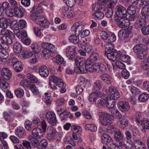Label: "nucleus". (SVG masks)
Masks as SVG:
<instances>
[{"instance_id": "40", "label": "nucleus", "mask_w": 149, "mask_h": 149, "mask_svg": "<svg viewBox=\"0 0 149 149\" xmlns=\"http://www.w3.org/2000/svg\"><path fill=\"white\" fill-rule=\"evenodd\" d=\"M114 136L116 141L121 140L124 137L123 133L119 130L114 133Z\"/></svg>"}, {"instance_id": "28", "label": "nucleus", "mask_w": 149, "mask_h": 149, "mask_svg": "<svg viewBox=\"0 0 149 149\" xmlns=\"http://www.w3.org/2000/svg\"><path fill=\"white\" fill-rule=\"evenodd\" d=\"M102 86V81L99 80H96L93 83V88L95 91H97L101 89Z\"/></svg>"}, {"instance_id": "44", "label": "nucleus", "mask_w": 149, "mask_h": 149, "mask_svg": "<svg viewBox=\"0 0 149 149\" xmlns=\"http://www.w3.org/2000/svg\"><path fill=\"white\" fill-rule=\"evenodd\" d=\"M22 55L24 59L28 58L33 56V53L32 52L23 51L22 52Z\"/></svg>"}, {"instance_id": "25", "label": "nucleus", "mask_w": 149, "mask_h": 149, "mask_svg": "<svg viewBox=\"0 0 149 149\" xmlns=\"http://www.w3.org/2000/svg\"><path fill=\"white\" fill-rule=\"evenodd\" d=\"M142 118V114L141 113L139 112H136L135 115L133 117V120L138 125L140 124L143 121Z\"/></svg>"}, {"instance_id": "36", "label": "nucleus", "mask_w": 149, "mask_h": 149, "mask_svg": "<svg viewBox=\"0 0 149 149\" xmlns=\"http://www.w3.org/2000/svg\"><path fill=\"white\" fill-rule=\"evenodd\" d=\"M100 57L99 54L97 53L93 52L90 55L89 59L87 60H89L92 63L95 61H97L99 60Z\"/></svg>"}, {"instance_id": "8", "label": "nucleus", "mask_w": 149, "mask_h": 149, "mask_svg": "<svg viewBox=\"0 0 149 149\" xmlns=\"http://www.w3.org/2000/svg\"><path fill=\"white\" fill-rule=\"evenodd\" d=\"M114 20L116 22L118 26L121 28H125L129 26L130 24L126 17L117 18V19L114 18Z\"/></svg>"}, {"instance_id": "20", "label": "nucleus", "mask_w": 149, "mask_h": 149, "mask_svg": "<svg viewBox=\"0 0 149 149\" xmlns=\"http://www.w3.org/2000/svg\"><path fill=\"white\" fill-rule=\"evenodd\" d=\"M38 72L42 77L47 76L49 74V71L47 67L45 65L41 66L39 68Z\"/></svg>"}, {"instance_id": "17", "label": "nucleus", "mask_w": 149, "mask_h": 149, "mask_svg": "<svg viewBox=\"0 0 149 149\" xmlns=\"http://www.w3.org/2000/svg\"><path fill=\"white\" fill-rule=\"evenodd\" d=\"M41 46L43 48H46L51 53H54L56 52V48L54 46L50 43L43 42L41 44Z\"/></svg>"}, {"instance_id": "64", "label": "nucleus", "mask_w": 149, "mask_h": 149, "mask_svg": "<svg viewBox=\"0 0 149 149\" xmlns=\"http://www.w3.org/2000/svg\"><path fill=\"white\" fill-rule=\"evenodd\" d=\"M141 31L143 35L146 36L148 35L149 34V25H145L141 28Z\"/></svg>"}, {"instance_id": "58", "label": "nucleus", "mask_w": 149, "mask_h": 149, "mask_svg": "<svg viewBox=\"0 0 149 149\" xmlns=\"http://www.w3.org/2000/svg\"><path fill=\"white\" fill-rule=\"evenodd\" d=\"M27 26L26 21L23 19L19 20L18 23V27L20 29H22Z\"/></svg>"}, {"instance_id": "42", "label": "nucleus", "mask_w": 149, "mask_h": 149, "mask_svg": "<svg viewBox=\"0 0 149 149\" xmlns=\"http://www.w3.org/2000/svg\"><path fill=\"white\" fill-rule=\"evenodd\" d=\"M104 46L106 48L105 51H113V50H116L114 49V45L113 44L110 42H105L104 44Z\"/></svg>"}, {"instance_id": "10", "label": "nucleus", "mask_w": 149, "mask_h": 149, "mask_svg": "<svg viewBox=\"0 0 149 149\" xmlns=\"http://www.w3.org/2000/svg\"><path fill=\"white\" fill-rule=\"evenodd\" d=\"M47 120L48 123L52 126L55 125L57 123V120L55 113L52 111L47 112L46 114Z\"/></svg>"}, {"instance_id": "29", "label": "nucleus", "mask_w": 149, "mask_h": 149, "mask_svg": "<svg viewBox=\"0 0 149 149\" xmlns=\"http://www.w3.org/2000/svg\"><path fill=\"white\" fill-rule=\"evenodd\" d=\"M9 20L6 19L3 17L0 18V27L3 29H6L9 24Z\"/></svg>"}, {"instance_id": "16", "label": "nucleus", "mask_w": 149, "mask_h": 149, "mask_svg": "<svg viewBox=\"0 0 149 149\" xmlns=\"http://www.w3.org/2000/svg\"><path fill=\"white\" fill-rule=\"evenodd\" d=\"M14 133L15 135L19 138H24L26 135L25 129L22 127H19L16 128Z\"/></svg>"}, {"instance_id": "57", "label": "nucleus", "mask_w": 149, "mask_h": 149, "mask_svg": "<svg viewBox=\"0 0 149 149\" xmlns=\"http://www.w3.org/2000/svg\"><path fill=\"white\" fill-rule=\"evenodd\" d=\"M112 112H113V113L115 118L118 119H120L121 118L122 115L118 109H114Z\"/></svg>"}, {"instance_id": "41", "label": "nucleus", "mask_w": 149, "mask_h": 149, "mask_svg": "<svg viewBox=\"0 0 149 149\" xmlns=\"http://www.w3.org/2000/svg\"><path fill=\"white\" fill-rule=\"evenodd\" d=\"M85 129L86 130H90L91 132H95L97 130L96 126L94 124H88L85 125Z\"/></svg>"}, {"instance_id": "56", "label": "nucleus", "mask_w": 149, "mask_h": 149, "mask_svg": "<svg viewBox=\"0 0 149 149\" xmlns=\"http://www.w3.org/2000/svg\"><path fill=\"white\" fill-rule=\"evenodd\" d=\"M24 126L26 130L28 131L31 130L33 127L32 122L29 120H27L25 122Z\"/></svg>"}, {"instance_id": "31", "label": "nucleus", "mask_w": 149, "mask_h": 149, "mask_svg": "<svg viewBox=\"0 0 149 149\" xmlns=\"http://www.w3.org/2000/svg\"><path fill=\"white\" fill-rule=\"evenodd\" d=\"M102 142L107 145H108L110 142L111 141V137L108 134H104L101 137Z\"/></svg>"}, {"instance_id": "39", "label": "nucleus", "mask_w": 149, "mask_h": 149, "mask_svg": "<svg viewBox=\"0 0 149 149\" xmlns=\"http://www.w3.org/2000/svg\"><path fill=\"white\" fill-rule=\"evenodd\" d=\"M42 12V10H41L39 9V10H38V9L37 8H36L35 11L30 16V19L32 20H34L36 22L37 17H38L39 15L38 13H40Z\"/></svg>"}, {"instance_id": "6", "label": "nucleus", "mask_w": 149, "mask_h": 149, "mask_svg": "<svg viewBox=\"0 0 149 149\" xmlns=\"http://www.w3.org/2000/svg\"><path fill=\"white\" fill-rule=\"evenodd\" d=\"M63 82L62 80L54 75L50 76L49 77V84L50 87L53 90L57 89V85L60 84Z\"/></svg>"}, {"instance_id": "63", "label": "nucleus", "mask_w": 149, "mask_h": 149, "mask_svg": "<svg viewBox=\"0 0 149 149\" xmlns=\"http://www.w3.org/2000/svg\"><path fill=\"white\" fill-rule=\"evenodd\" d=\"M68 6L71 7H73L75 3V0H63Z\"/></svg>"}, {"instance_id": "51", "label": "nucleus", "mask_w": 149, "mask_h": 149, "mask_svg": "<svg viewBox=\"0 0 149 149\" xmlns=\"http://www.w3.org/2000/svg\"><path fill=\"white\" fill-rule=\"evenodd\" d=\"M118 58L124 62L127 63L130 61V58L129 56L126 54H123L121 52L120 56H118Z\"/></svg>"}, {"instance_id": "21", "label": "nucleus", "mask_w": 149, "mask_h": 149, "mask_svg": "<svg viewBox=\"0 0 149 149\" xmlns=\"http://www.w3.org/2000/svg\"><path fill=\"white\" fill-rule=\"evenodd\" d=\"M13 40L10 36H3L0 37V44H11Z\"/></svg>"}, {"instance_id": "4", "label": "nucleus", "mask_w": 149, "mask_h": 149, "mask_svg": "<svg viewBox=\"0 0 149 149\" xmlns=\"http://www.w3.org/2000/svg\"><path fill=\"white\" fill-rule=\"evenodd\" d=\"M47 133V137L49 140L58 141L62 138L61 135L56 131L55 129L53 127H48Z\"/></svg>"}, {"instance_id": "35", "label": "nucleus", "mask_w": 149, "mask_h": 149, "mask_svg": "<svg viewBox=\"0 0 149 149\" xmlns=\"http://www.w3.org/2000/svg\"><path fill=\"white\" fill-rule=\"evenodd\" d=\"M48 142L45 139L42 140L38 146L37 149H45L47 147Z\"/></svg>"}, {"instance_id": "24", "label": "nucleus", "mask_w": 149, "mask_h": 149, "mask_svg": "<svg viewBox=\"0 0 149 149\" xmlns=\"http://www.w3.org/2000/svg\"><path fill=\"white\" fill-rule=\"evenodd\" d=\"M26 77L30 83H36L40 82V80L33 74H26Z\"/></svg>"}, {"instance_id": "59", "label": "nucleus", "mask_w": 149, "mask_h": 149, "mask_svg": "<svg viewBox=\"0 0 149 149\" xmlns=\"http://www.w3.org/2000/svg\"><path fill=\"white\" fill-rule=\"evenodd\" d=\"M93 15L95 16L97 18L102 19L104 16V14L103 12L100 11L95 12L93 14Z\"/></svg>"}, {"instance_id": "23", "label": "nucleus", "mask_w": 149, "mask_h": 149, "mask_svg": "<svg viewBox=\"0 0 149 149\" xmlns=\"http://www.w3.org/2000/svg\"><path fill=\"white\" fill-rule=\"evenodd\" d=\"M134 144L135 149H146L145 144L138 139L135 140L134 141Z\"/></svg>"}, {"instance_id": "62", "label": "nucleus", "mask_w": 149, "mask_h": 149, "mask_svg": "<svg viewBox=\"0 0 149 149\" xmlns=\"http://www.w3.org/2000/svg\"><path fill=\"white\" fill-rule=\"evenodd\" d=\"M103 7L101 6L99 4L98 2L97 3H95L93 4L92 6V10L95 12L98 11V10L102 9Z\"/></svg>"}, {"instance_id": "22", "label": "nucleus", "mask_w": 149, "mask_h": 149, "mask_svg": "<svg viewBox=\"0 0 149 149\" xmlns=\"http://www.w3.org/2000/svg\"><path fill=\"white\" fill-rule=\"evenodd\" d=\"M13 10L16 16L17 17H22L24 14V10L19 6L14 8Z\"/></svg>"}, {"instance_id": "11", "label": "nucleus", "mask_w": 149, "mask_h": 149, "mask_svg": "<svg viewBox=\"0 0 149 149\" xmlns=\"http://www.w3.org/2000/svg\"><path fill=\"white\" fill-rule=\"evenodd\" d=\"M146 25V22L145 16L142 15L141 14L135 22L134 24L135 27L138 29H141Z\"/></svg>"}, {"instance_id": "18", "label": "nucleus", "mask_w": 149, "mask_h": 149, "mask_svg": "<svg viewBox=\"0 0 149 149\" xmlns=\"http://www.w3.org/2000/svg\"><path fill=\"white\" fill-rule=\"evenodd\" d=\"M1 73L3 79L6 80H9L11 76L10 71L6 68H3L1 69Z\"/></svg>"}, {"instance_id": "46", "label": "nucleus", "mask_w": 149, "mask_h": 149, "mask_svg": "<svg viewBox=\"0 0 149 149\" xmlns=\"http://www.w3.org/2000/svg\"><path fill=\"white\" fill-rule=\"evenodd\" d=\"M31 47L35 53H38L41 50V47L37 43H32L31 45Z\"/></svg>"}, {"instance_id": "50", "label": "nucleus", "mask_w": 149, "mask_h": 149, "mask_svg": "<svg viewBox=\"0 0 149 149\" xmlns=\"http://www.w3.org/2000/svg\"><path fill=\"white\" fill-rule=\"evenodd\" d=\"M44 95L42 98L47 106H49L51 102V100L50 99L51 97L50 96H48L49 94L47 93H45Z\"/></svg>"}, {"instance_id": "61", "label": "nucleus", "mask_w": 149, "mask_h": 149, "mask_svg": "<svg viewBox=\"0 0 149 149\" xmlns=\"http://www.w3.org/2000/svg\"><path fill=\"white\" fill-rule=\"evenodd\" d=\"M44 49L42 51V55L45 58L47 59L50 56L51 53L46 48Z\"/></svg>"}, {"instance_id": "9", "label": "nucleus", "mask_w": 149, "mask_h": 149, "mask_svg": "<svg viewBox=\"0 0 149 149\" xmlns=\"http://www.w3.org/2000/svg\"><path fill=\"white\" fill-rule=\"evenodd\" d=\"M144 6L141 11V14L145 16V18L149 19V0H141Z\"/></svg>"}, {"instance_id": "37", "label": "nucleus", "mask_w": 149, "mask_h": 149, "mask_svg": "<svg viewBox=\"0 0 149 149\" xmlns=\"http://www.w3.org/2000/svg\"><path fill=\"white\" fill-rule=\"evenodd\" d=\"M60 116L62 120H64L68 118H72L73 117V115L70 112L65 111L61 113Z\"/></svg>"}, {"instance_id": "53", "label": "nucleus", "mask_w": 149, "mask_h": 149, "mask_svg": "<svg viewBox=\"0 0 149 149\" xmlns=\"http://www.w3.org/2000/svg\"><path fill=\"white\" fill-rule=\"evenodd\" d=\"M127 12L129 15L135 14L136 12L135 7V6L130 5L127 8Z\"/></svg>"}, {"instance_id": "19", "label": "nucleus", "mask_w": 149, "mask_h": 149, "mask_svg": "<svg viewBox=\"0 0 149 149\" xmlns=\"http://www.w3.org/2000/svg\"><path fill=\"white\" fill-rule=\"evenodd\" d=\"M32 134L34 137L38 139H41L43 137V132L41 129L38 127L33 129L32 132Z\"/></svg>"}, {"instance_id": "60", "label": "nucleus", "mask_w": 149, "mask_h": 149, "mask_svg": "<svg viewBox=\"0 0 149 149\" xmlns=\"http://www.w3.org/2000/svg\"><path fill=\"white\" fill-rule=\"evenodd\" d=\"M1 35L10 36L13 34V33L10 31L5 29H2L1 31Z\"/></svg>"}, {"instance_id": "14", "label": "nucleus", "mask_w": 149, "mask_h": 149, "mask_svg": "<svg viewBox=\"0 0 149 149\" xmlns=\"http://www.w3.org/2000/svg\"><path fill=\"white\" fill-rule=\"evenodd\" d=\"M78 46L79 47L84 49L86 52H89L92 49V47L89 42H87L86 40L82 41H80L78 44Z\"/></svg>"}, {"instance_id": "48", "label": "nucleus", "mask_w": 149, "mask_h": 149, "mask_svg": "<svg viewBox=\"0 0 149 149\" xmlns=\"http://www.w3.org/2000/svg\"><path fill=\"white\" fill-rule=\"evenodd\" d=\"M149 98V95L146 93L140 94L138 97L139 100L141 102H144L147 100Z\"/></svg>"}, {"instance_id": "13", "label": "nucleus", "mask_w": 149, "mask_h": 149, "mask_svg": "<svg viewBox=\"0 0 149 149\" xmlns=\"http://www.w3.org/2000/svg\"><path fill=\"white\" fill-rule=\"evenodd\" d=\"M84 27V25L82 24L81 22H77L74 24L71 29L72 31L74 32L75 35L78 36Z\"/></svg>"}, {"instance_id": "12", "label": "nucleus", "mask_w": 149, "mask_h": 149, "mask_svg": "<svg viewBox=\"0 0 149 149\" xmlns=\"http://www.w3.org/2000/svg\"><path fill=\"white\" fill-rule=\"evenodd\" d=\"M102 95V93L100 91L93 92L88 96V100L91 104H95L96 100Z\"/></svg>"}, {"instance_id": "54", "label": "nucleus", "mask_w": 149, "mask_h": 149, "mask_svg": "<svg viewBox=\"0 0 149 149\" xmlns=\"http://www.w3.org/2000/svg\"><path fill=\"white\" fill-rule=\"evenodd\" d=\"M8 56V53L5 50L2 49L0 51V58L5 59L7 58Z\"/></svg>"}, {"instance_id": "30", "label": "nucleus", "mask_w": 149, "mask_h": 149, "mask_svg": "<svg viewBox=\"0 0 149 149\" xmlns=\"http://www.w3.org/2000/svg\"><path fill=\"white\" fill-rule=\"evenodd\" d=\"M106 105L109 109L113 108L115 104V101L114 100L111 99L110 98L107 96Z\"/></svg>"}, {"instance_id": "15", "label": "nucleus", "mask_w": 149, "mask_h": 149, "mask_svg": "<svg viewBox=\"0 0 149 149\" xmlns=\"http://www.w3.org/2000/svg\"><path fill=\"white\" fill-rule=\"evenodd\" d=\"M118 108L121 111H127L130 108L128 102L126 101L120 102L118 103Z\"/></svg>"}, {"instance_id": "38", "label": "nucleus", "mask_w": 149, "mask_h": 149, "mask_svg": "<svg viewBox=\"0 0 149 149\" xmlns=\"http://www.w3.org/2000/svg\"><path fill=\"white\" fill-rule=\"evenodd\" d=\"M6 80H3L0 81V87L4 91L8 90L9 88L8 83L5 81Z\"/></svg>"}, {"instance_id": "27", "label": "nucleus", "mask_w": 149, "mask_h": 149, "mask_svg": "<svg viewBox=\"0 0 149 149\" xmlns=\"http://www.w3.org/2000/svg\"><path fill=\"white\" fill-rule=\"evenodd\" d=\"M13 68L15 71L17 72H19L22 71L23 69L24 65L23 63L19 61L15 64L13 65Z\"/></svg>"}, {"instance_id": "33", "label": "nucleus", "mask_w": 149, "mask_h": 149, "mask_svg": "<svg viewBox=\"0 0 149 149\" xmlns=\"http://www.w3.org/2000/svg\"><path fill=\"white\" fill-rule=\"evenodd\" d=\"M22 49V47L20 43L16 42L14 44L13 50L15 53L19 54L21 52Z\"/></svg>"}, {"instance_id": "49", "label": "nucleus", "mask_w": 149, "mask_h": 149, "mask_svg": "<svg viewBox=\"0 0 149 149\" xmlns=\"http://www.w3.org/2000/svg\"><path fill=\"white\" fill-rule=\"evenodd\" d=\"M107 96L104 97H101L98 100L97 102V107H100L104 106L106 103Z\"/></svg>"}, {"instance_id": "34", "label": "nucleus", "mask_w": 149, "mask_h": 149, "mask_svg": "<svg viewBox=\"0 0 149 149\" xmlns=\"http://www.w3.org/2000/svg\"><path fill=\"white\" fill-rule=\"evenodd\" d=\"M140 124L142 127L141 131L143 132L144 133L146 132V130L149 129V120L146 119L142 121Z\"/></svg>"}, {"instance_id": "5", "label": "nucleus", "mask_w": 149, "mask_h": 149, "mask_svg": "<svg viewBox=\"0 0 149 149\" xmlns=\"http://www.w3.org/2000/svg\"><path fill=\"white\" fill-rule=\"evenodd\" d=\"M115 15H114V18L126 17L127 16V11L126 8L122 6L119 5L115 7Z\"/></svg>"}, {"instance_id": "45", "label": "nucleus", "mask_w": 149, "mask_h": 149, "mask_svg": "<svg viewBox=\"0 0 149 149\" xmlns=\"http://www.w3.org/2000/svg\"><path fill=\"white\" fill-rule=\"evenodd\" d=\"M69 40L74 44H76L79 42V39L76 35L73 34L69 36Z\"/></svg>"}, {"instance_id": "52", "label": "nucleus", "mask_w": 149, "mask_h": 149, "mask_svg": "<svg viewBox=\"0 0 149 149\" xmlns=\"http://www.w3.org/2000/svg\"><path fill=\"white\" fill-rule=\"evenodd\" d=\"M15 93L16 96L19 97H23L24 94V90L22 88H19L15 91Z\"/></svg>"}, {"instance_id": "26", "label": "nucleus", "mask_w": 149, "mask_h": 149, "mask_svg": "<svg viewBox=\"0 0 149 149\" xmlns=\"http://www.w3.org/2000/svg\"><path fill=\"white\" fill-rule=\"evenodd\" d=\"M54 61L56 64L59 65H61L63 66H64L66 64V61H65L63 58L59 55H56Z\"/></svg>"}, {"instance_id": "3", "label": "nucleus", "mask_w": 149, "mask_h": 149, "mask_svg": "<svg viewBox=\"0 0 149 149\" xmlns=\"http://www.w3.org/2000/svg\"><path fill=\"white\" fill-rule=\"evenodd\" d=\"M100 122L102 125L106 126L111 124V121L113 119V117L111 115L104 112H100L99 113Z\"/></svg>"}, {"instance_id": "1", "label": "nucleus", "mask_w": 149, "mask_h": 149, "mask_svg": "<svg viewBox=\"0 0 149 149\" xmlns=\"http://www.w3.org/2000/svg\"><path fill=\"white\" fill-rule=\"evenodd\" d=\"M66 56L69 59L74 61L77 66L74 68V72L78 73H86L88 71L90 72H99V63L93 65L89 60H87L85 62L81 60L80 58L75 56V48L72 46H68L66 49Z\"/></svg>"}, {"instance_id": "55", "label": "nucleus", "mask_w": 149, "mask_h": 149, "mask_svg": "<svg viewBox=\"0 0 149 149\" xmlns=\"http://www.w3.org/2000/svg\"><path fill=\"white\" fill-rule=\"evenodd\" d=\"M29 85L30 90L33 93L36 95H38L39 91L35 85L33 84H31Z\"/></svg>"}, {"instance_id": "32", "label": "nucleus", "mask_w": 149, "mask_h": 149, "mask_svg": "<svg viewBox=\"0 0 149 149\" xmlns=\"http://www.w3.org/2000/svg\"><path fill=\"white\" fill-rule=\"evenodd\" d=\"M100 79L107 84L111 83V78L109 75L107 74H104L100 76Z\"/></svg>"}, {"instance_id": "43", "label": "nucleus", "mask_w": 149, "mask_h": 149, "mask_svg": "<svg viewBox=\"0 0 149 149\" xmlns=\"http://www.w3.org/2000/svg\"><path fill=\"white\" fill-rule=\"evenodd\" d=\"M118 122L119 126L121 128H123L127 125L128 123L127 120L125 117L121 119H119Z\"/></svg>"}, {"instance_id": "47", "label": "nucleus", "mask_w": 149, "mask_h": 149, "mask_svg": "<svg viewBox=\"0 0 149 149\" xmlns=\"http://www.w3.org/2000/svg\"><path fill=\"white\" fill-rule=\"evenodd\" d=\"M32 136H30L29 137V139L31 142L32 146L35 147H36L39 143V141L36 139Z\"/></svg>"}, {"instance_id": "2", "label": "nucleus", "mask_w": 149, "mask_h": 149, "mask_svg": "<svg viewBox=\"0 0 149 149\" xmlns=\"http://www.w3.org/2000/svg\"><path fill=\"white\" fill-rule=\"evenodd\" d=\"M147 49V45L142 44L136 45L133 48L134 52L136 54L138 58L141 59H143L146 57L145 52Z\"/></svg>"}, {"instance_id": "7", "label": "nucleus", "mask_w": 149, "mask_h": 149, "mask_svg": "<svg viewBox=\"0 0 149 149\" xmlns=\"http://www.w3.org/2000/svg\"><path fill=\"white\" fill-rule=\"evenodd\" d=\"M104 54L109 59L114 62L117 60L118 56L120 55L121 52L119 51L117 52V50H113V51H105Z\"/></svg>"}]
</instances>
